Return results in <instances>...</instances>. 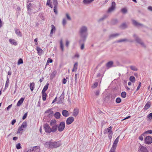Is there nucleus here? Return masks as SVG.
<instances>
[{"label": "nucleus", "instance_id": "f257e3e1", "mask_svg": "<svg viewBox=\"0 0 152 152\" xmlns=\"http://www.w3.org/2000/svg\"><path fill=\"white\" fill-rule=\"evenodd\" d=\"M79 34L80 37V39L79 41V43L85 42L86 40L88 35L87 27L85 26H81L79 31Z\"/></svg>", "mask_w": 152, "mask_h": 152}, {"label": "nucleus", "instance_id": "f03ea898", "mask_svg": "<svg viewBox=\"0 0 152 152\" xmlns=\"http://www.w3.org/2000/svg\"><path fill=\"white\" fill-rule=\"evenodd\" d=\"M65 127V123L64 122H61L58 126V130L59 132H61L64 129Z\"/></svg>", "mask_w": 152, "mask_h": 152}, {"label": "nucleus", "instance_id": "7ed1b4c3", "mask_svg": "<svg viewBox=\"0 0 152 152\" xmlns=\"http://www.w3.org/2000/svg\"><path fill=\"white\" fill-rule=\"evenodd\" d=\"M133 37L135 38L136 41L137 42V43L140 44L142 47H145V46L143 42L137 36L136 34H134L133 35Z\"/></svg>", "mask_w": 152, "mask_h": 152}, {"label": "nucleus", "instance_id": "20e7f679", "mask_svg": "<svg viewBox=\"0 0 152 152\" xmlns=\"http://www.w3.org/2000/svg\"><path fill=\"white\" fill-rule=\"evenodd\" d=\"M112 127L110 126L108 127L106 130V133L107 134L109 138L111 139L113 135V132L112 131Z\"/></svg>", "mask_w": 152, "mask_h": 152}, {"label": "nucleus", "instance_id": "39448f33", "mask_svg": "<svg viewBox=\"0 0 152 152\" xmlns=\"http://www.w3.org/2000/svg\"><path fill=\"white\" fill-rule=\"evenodd\" d=\"M52 148H56L59 147L61 145V141H58L57 142H52Z\"/></svg>", "mask_w": 152, "mask_h": 152}, {"label": "nucleus", "instance_id": "423d86ee", "mask_svg": "<svg viewBox=\"0 0 152 152\" xmlns=\"http://www.w3.org/2000/svg\"><path fill=\"white\" fill-rule=\"evenodd\" d=\"M144 141L145 143L150 144L152 143V138L150 136H146L144 140Z\"/></svg>", "mask_w": 152, "mask_h": 152}, {"label": "nucleus", "instance_id": "0eeeda50", "mask_svg": "<svg viewBox=\"0 0 152 152\" xmlns=\"http://www.w3.org/2000/svg\"><path fill=\"white\" fill-rule=\"evenodd\" d=\"M44 128L46 132L50 133L51 132V129L49 125L47 124H45L44 126Z\"/></svg>", "mask_w": 152, "mask_h": 152}, {"label": "nucleus", "instance_id": "6e6552de", "mask_svg": "<svg viewBox=\"0 0 152 152\" xmlns=\"http://www.w3.org/2000/svg\"><path fill=\"white\" fill-rule=\"evenodd\" d=\"M39 149L37 146H35L28 150L26 152H39Z\"/></svg>", "mask_w": 152, "mask_h": 152}, {"label": "nucleus", "instance_id": "1a4fd4ad", "mask_svg": "<svg viewBox=\"0 0 152 152\" xmlns=\"http://www.w3.org/2000/svg\"><path fill=\"white\" fill-rule=\"evenodd\" d=\"M115 3L114 2H112L111 7L108 9V12H111L113 11L115 9Z\"/></svg>", "mask_w": 152, "mask_h": 152}, {"label": "nucleus", "instance_id": "9d476101", "mask_svg": "<svg viewBox=\"0 0 152 152\" xmlns=\"http://www.w3.org/2000/svg\"><path fill=\"white\" fill-rule=\"evenodd\" d=\"M74 121V118L73 117H69L67 118L66 121V123L67 125L71 124Z\"/></svg>", "mask_w": 152, "mask_h": 152}, {"label": "nucleus", "instance_id": "9b49d317", "mask_svg": "<svg viewBox=\"0 0 152 152\" xmlns=\"http://www.w3.org/2000/svg\"><path fill=\"white\" fill-rule=\"evenodd\" d=\"M52 142L51 141H49L46 142L44 145L45 147L48 148H52Z\"/></svg>", "mask_w": 152, "mask_h": 152}, {"label": "nucleus", "instance_id": "f8f14e48", "mask_svg": "<svg viewBox=\"0 0 152 152\" xmlns=\"http://www.w3.org/2000/svg\"><path fill=\"white\" fill-rule=\"evenodd\" d=\"M139 149L142 152H148L147 148L141 145H140Z\"/></svg>", "mask_w": 152, "mask_h": 152}, {"label": "nucleus", "instance_id": "ddd939ff", "mask_svg": "<svg viewBox=\"0 0 152 152\" xmlns=\"http://www.w3.org/2000/svg\"><path fill=\"white\" fill-rule=\"evenodd\" d=\"M9 41L10 42L12 45L16 46L18 45L17 42L14 39H10Z\"/></svg>", "mask_w": 152, "mask_h": 152}, {"label": "nucleus", "instance_id": "4468645a", "mask_svg": "<svg viewBox=\"0 0 152 152\" xmlns=\"http://www.w3.org/2000/svg\"><path fill=\"white\" fill-rule=\"evenodd\" d=\"M119 136H118L115 140L112 146L116 148L117 145L119 141Z\"/></svg>", "mask_w": 152, "mask_h": 152}, {"label": "nucleus", "instance_id": "2eb2a0df", "mask_svg": "<svg viewBox=\"0 0 152 152\" xmlns=\"http://www.w3.org/2000/svg\"><path fill=\"white\" fill-rule=\"evenodd\" d=\"M94 0H83V3L85 5H88L92 3Z\"/></svg>", "mask_w": 152, "mask_h": 152}, {"label": "nucleus", "instance_id": "dca6fc26", "mask_svg": "<svg viewBox=\"0 0 152 152\" xmlns=\"http://www.w3.org/2000/svg\"><path fill=\"white\" fill-rule=\"evenodd\" d=\"M132 23H133V24L136 26H137V27H139L140 26H143V25H142L141 23H140L137 22V21H136L135 20H132Z\"/></svg>", "mask_w": 152, "mask_h": 152}, {"label": "nucleus", "instance_id": "f3484780", "mask_svg": "<svg viewBox=\"0 0 152 152\" xmlns=\"http://www.w3.org/2000/svg\"><path fill=\"white\" fill-rule=\"evenodd\" d=\"M64 117H67L69 115V113L67 110H64L62 111V113Z\"/></svg>", "mask_w": 152, "mask_h": 152}, {"label": "nucleus", "instance_id": "a211bd4d", "mask_svg": "<svg viewBox=\"0 0 152 152\" xmlns=\"http://www.w3.org/2000/svg\"><path fill=\"white\" fill-rule=\"evenodd\" d=\"M52 127L51 129V132H56L58 128V125H55L53 126H52Z\"/></svg>", "mask_w": 152, "mask_h": 152}, {"label": "nucleus", "instance_id": "6ab92c4d", "mask_svg": "<svg viewBox=\"0 0 152 152\" xmlns=\"http://www.w3.org/2000/svg\"><path fill=\"white\" fill-rule=\"evenodd\" d=\"M113 62L112 61H110L108 62L106 65V67L107 69L112 67L113 66Z\"/></svg>", "mask_w": 152, "mask_h": 152}, {"label": "nucleus", "instance_id": "aec40b11", "mask_svg": "<svg viewBox=\"0 0 152 152\" xmlns=\"http://www.w3.org/2000/svg\"><path fill=\"white\" fill-rule=\"evenodd\" d=\"M57 72V71L56 70H55L52 72L50 76V78H53L56 75Z\"/></svg>", "mask_w": 152, "mask_h": 152}, {"label": "nucleus", "instance_id": "412c9836", "mask_svg": "<svg viewBox=\"0 0 152 152\" xmlns=\"http://www.w3.org/2000/svg\"><path fill=\"white\" fill-rule=\"evenodd\" d=\"M104 20V16H103L102 18H100L97 20L98 22L100 24L103 23Z\"/></svg>", "mask_w": 152, "mask_h": 152}, {"label": "nucleus", "instance_id": "4be33fe9", "mask_svg": "<svg viewBox=\"0 0 152 152\" xmlns=\"http://www.w3.org/2000/svg\"><path fill=\"white\" fill-rule=\"evenodd\" d=\"M79 111L77 109H75L73 111V115L74 116H76L78 114Z\"/></svg>", "mask_w": 152, "mask_h": 152}, {"label": "nucleus", "instance_id": "5701e85b", "mask_svg": "<svg viewBox=\"0 0 152 152\" xmlns=\"http://www.w3.org/2000/svg\"><path fill=\"white\" fill-rule=\"evenodd\" d=\"M56 122L57 121L56 120L54 119L52 120L50 122V124L51 126L57 125Z\"/></svg>", "mask_w": 152, "mask_h": 152}, {"label": "nucleus", "instance_id": "b1692460", "mask_svg": "<svg viewBox=\"0 0 152 152\" xmlns=\"http://www.w3.org/2000/svg\"><path fill=\"white\" fill-rule=\"evenodd\" d=\"M78 66V63L77 62H76L74 64L73 69L72 70V71L76 72Z\"/></svg>", "mask_w": 152, "mask_h": 152}, {"label": "nucleus", "instance_id": "393cba45", "mask_svg": "<svg viewBox=\"0 0 152 152\" xmlns=\"http://www.w3.org/2000/svg\"><path fill=\"white\" fill-rule=\"evenodd\" d=\"M24 99L23 98H21L18 101L17 103V105L18 106H20L23 103Z\"/></svg>", "mask_w": 152, "mask_h": 152}, {"label": "nucleus", "instance_id": "a878e982", "mask_svg": "<svg viewBox=\"0 0 152 152\" xmlns=\"http://www.w3.org/2000/svg\"><path fill=\"white\" fill-rule=\"evenodd\" d=\"M51 29L50 31V35L52 36V34L53 33V32H54L55 31L56 28H55V26L53 25H52L51 26Z\"/></svg>", "mask_w": 152, "mask_h": 152}, {"label": "nucleus", "instance_id": "bb28decb", "mask_svg": "<svg viewBox=\"0 0 152 152\" xmlns=\"http://www.w3.org/2000/svg\"><path fill=\"white\" fill-rule=\"evenodd\" d=\"M15 32L16 34L18 36L21 37L22 36V34L21 32H20V30L18 29H15Z\"/></svg>", "mask_w": 152, "mask_h": 152}, {"label": "nucleus", "instance_id": "cd10ccee", "mask_svg": "<svg viewBox=\"0 0 152 152\" xmlns=\"http://www.w3.org/2000/svg\"><path fill=\"white\" fill-rule=\"evenodd\" d=\"M45 113H48V115L50 117L52 115V114L53 113V111H52L50 109L49 110H46L45 112Z\"/></svg>", "mask_w": 152, "mask_h": 152}, {"label": "nucleus", "instance_id": "c85d7f7f", "mask_svg": "<svg viewBox=\"0 0 152 152\" xmlns=\"http://www.w3.org/2000/svg\"><path fill=\"white\" fill-rule=\"evenodd\" d=\"M60 48L62 51L64 50V45L63 43V41L62 39H61L60 42Z\"/></svg>", "mask_w": 152, "mask_h": 152}, {"label": "nucleus", "instance_id": "c756f323", "mask_svg": "<svg viewBox=\"0 0 152 152\" xmlns=\"http://www.w3.org/2000/svg\"><path fill=\"white\" fill-rule=\"evenodd\" d=\"M151 106V104L149 102H147L144 106V109L147 110Z\"/></svg>", "mask_w": 152, "mask_h": 152}, {"label": "nucleus", "instance_id": "7c9ffc66", "mask_svg": "<svg viewBox=\"0 0 152 152\" xmlns=\"http://www.w3.org/2000/svg\"><path fill=\"white\" fill-rule=\"evenodd\" d=\"M10 83V80L8 77H7V80L5 83V88L7 89Z\"/></svg>", "mask_w": 152, "mask_h": 152}, {"label": "nucleus", "instance_id": "2f4dec72", "mask_svg": "<svg viewBox=\"0 0 152 152\" xmlns=\"http://www.w3.org/2000/svg\"><path fill=\"white\" fill-rule=\"evenodd\" d=\"M49 83H47L45 86H44L43 90L42 91H43V92H45V91L48 89V87Z\"/></svg>", "mask_w": 152, "mask_h": 152}, {"label": "nucleus", "instance_id": "473e14b6", "mask_svg": "<svg viewBox=\"0 0 152 152\" xmlns=\"http://www.w3.org/2000/svg\"><path fill=\"white\" fill-rule=\"evenodd\" d=\"M42 100L43 101H45L46 100V97L47 96L45 92H43V91H42Z\"/></svg>", "mask_w": 152, "mask_h": 152}, {"label": "nucleus", "instance_id": "72a5a7b5", "mask_svg": "<svg viewBox=\"0 0 152 152\" xmlns=\"http://www.w3.org/2000/svg\"><path fill=\"white\" fill-rule=\"evenodd\" d=\"M61 116L60 113L58 112H56L54 114L55 117L56 119H59L60 118Z\"/></svg>", "mask_w": 152, "mask_h": 152}, {"label": "nucleus", "instance_id": "f704fd0d", "mask_svg": "<svg viewBox=\"0 0 152 152\" xmlns=\"http://www.w3.org/2000/svg\"><path fill=\"white\" fill-rule=\"evenodd\" d=\"M35 84L34 83H32L30 84L29 87L31 91H32L34 88Z\"/></svg>", "mask_w": 152, "mask_h": 152}, {"label": "nucleus", "instance_id": "c9c22d12", "mask_svg": "<svg viewBox=\"0 0 152 152\" xmlns=\"http://www.w3.org/2000/svg\"><path fill=\"white\" fill-rule=\"evenodd\" d=\"M129 80L131 82L134 83L135 81V78L134 76H131L129 77Z\"/></svg>", "mask_w": 152, "mask_h": 152}, {"label": "nucleus", "instance_id": "e433bc0d", "mask_svg": "<svg viewBox=\"0 0 152 152\" xmlns=\"http://www.w3.org/2000/svg\"><path fill=\"white\" fill-rule=\"evenodd\" d=\"M127 27V25L125 23H123L120 26V27L122 29H124Z\"/></svg>", "mask_w": 152, "mask_h": 152}, {"label": "nucleus", "instance_id": "4c0bfd02", "mask_svg": "<svg viewBox=\"0 0 152 152\" xmlns=\"http://www.w3.org/2000/svg\"><path fill=\"white\" fill-rule=\"evenodd\" d=\"M37 50L39 54H41L43 52V50L39 47L37 48Z\"/></svg>", "mask_w": 152, "mask_h": 152}, {"label": "nucleus", "instance_id": "58836bf2", "mask_svg": "<svg viewBox=\"0 0 152 152\" xmlns=\"http://www.w3.org/2000/svg\"><path fill=\"white\" fill-rule=\"evenodd\" d=\"M63 94H64V92H63L62 95L60 96L59 98V99H60V100H59L58 102V103H61L62 102L64 99L63 96L62 95Z\"/></svg>", "mask_w": 152, "mask_h": 152}, {"label": "nucleus", "instance_id": "ea45409f", "mask_svg": "<svg viewBox=\"0 0 152 152\" xmlns=\"http://www.w3.org/2000/svg\"><path fill=\"white\" fill-rule=\"evenodd\" d=\"M130 69L134 71H137L138 70L137 68L135 66H130Z\"/></svg>", "mask_w": 152, "mask_h": 152}, {"label": "nucleus", "instance_id": "a19ab883", "mask_svg": "<svg viewBox=\"0 0 152 152\" xmlns=\"http://www.w3.org/2000/svg\"><path fill=\"white\" fill-rule=\"evenodd\" d=\"M27 9L28 11H31V4L30 3H28L27 4Z\"/></svg>", "mask_w": 152, "mask_h": 152}, {"label": "nucleus", "instance_id": "79ce46f5", "mask_svg": "<svg viewBox=\"0 0 152 152\" xmlns=\"http://www.w3.org/2000/svg\"><path fill=\"white\" fill-rule=\"evenodd\" d=\"M27 126V123L26 122H23L22 124L21 127L23 129H25Z\"/></svg>", "mask_w": 152, "mask_h": 152}, {"label": "nucleus", "instance_id": "37998d69", "mask_svg": "<svg viewBox=\"0 0 152 152\" xmlns=\"http://www.w3.org/2000/svg\"><path fill=\"white\" fill-rule=\"evenodd\" d=\"M121 11L123 14H125L127 12V10L126 8H124L121 10Z\"/></svg>", "mask_w": 152, "mask_h": 152}, {"label": "nucleus", "instance_id": "c03bdc74", "mask_svg": "<svg viewBox=\"0 0 152 152\" xmlns=\"http://www.w3.org/2000/svg\"><path fill=\"white\" fill-rule=\"evenodd\" d=\"M53 2L54 5V7H57L58 5V1L57 0H53Z\"/></svg>", "mask_w": 152, "mask_h": 152}, {"label": "nucleus", "instance_id": "a18cd8bd", "mask_svg": "<svg viewBox=\"0 0 152 152\" xmlns=\"http://www.w3.org/2000/svg\"><path fill=\"white\" fill-rule=\"evenodd\" d=\"M119 35V34H111L110 35V38H112V37H116L118 36V35Z\"/></svg>", "mask_w": 152, "mask_h": 152}, {"label": "nucleus", "instance_id": "49530a36", "mask_svg": "<svg viewBox=\"0 0 152 152\" xmlns=\"http://www.w3.org/2000/svg\"><path fill=\"white\" fill-rule=\"evenodd\" d=\"M67 21L65 18L63 19L62 24L63 26H65L66 24Z\"/></svg>", "mask_w": 152, "mask_h": 152}, {"label": "nucleus", "instance_id": "de8ad7c7", "mask_svg": "<svg viewBox=\"0 0 152 152\" xmlns=\"http://www.w3.org/2000/svg\"><path fill=\"white\" fill-rule=\"evenodd\" d=\"M66 17L68 20H71V18L68 13L66 14Z\"/></svg>", "mask_w": 152, "mask_h": 152}, {"label": "nucleus", "instance_id": "09e8293b", "mask_svg": "<svg viewBox=\"0 0 152 152\" xmlns=\"http://www.w3.org/2000/svg\"><path fill=\"white\" fill-rule=\"evenodd\" d=\"M118 23V20L117 19H114L112 21V23L113 24H115Z\"/></svg>", "mask_w": 152, "mask_h": 152}, {"label": "nucleus", "instance_id": "8fccbe9b", "mask_svg": "<svg viewBox=\"0 0 152 152\" xmlns=\"http://www.w3.org/2000/svg\"><path fill=\"white\" fill-rule=\"evenodd\" d=\"M23 63V60L21 58H20L19 59L18 62V64L19 65L20 64H22Z\"/></svg>", "mask_w": 152, "mask_h": 152}, {"label": "nucleus", "instance_id": "3c124183", "mask_svg": "<svg viewBox=\"0 0 152 152\" xmlns=\"http://www.w3.org/2000/svg\"><path fill=\"white\" fill-rule=\"evenodd\" d=\"M115 102L117 103H119L121 102V99L119 97H118L116 99Z\"/></svg>", "mask_w": 152, "mask_h": 152}, {"label": "nucleus", "instance_id": "603ef678", "mask_svg": "<svg viewBox=\"0 0 152 152\" xmlns=\"http://www.w3.org/2000/svg\"><path fill=\"white\" fill-rule=\"evenodd\" d=\"M16 148L18 149H20L21 148V146L20 144V143H19L18 144H16Z\"/></svg>", "mask_w": 152, "mask_h": 152}, {"label": "nucleus", "instance_id": "864d4df0", "mask_svg": "<svg viewBox=\"0 0 152 152\" xmlns=\"http://www.w3.org/2000/svg\"><path fill=\"white\" fill-rule=\"evenodd\" d=\"M121 97L123 98H125L126 96V93L125 92H122L121 94Z\"/></svg>", "mask_w": 152, "mask_h": 152}, {"label": "nucleus", "instance_id": "5fc2aeb1", "mask_svg": "<svg viewBox=\"0 0 152 152\" xmlns=\"http://www.w3.org/2000/svg\"><path fill=\"white\" fill-rule=\"evenodd\" d=\"M116 148L112 146L109 152H115Z\"/></svg>", "mask_w": 152, "mask_h": 152}, {"label": "nucleus", "instance_id": "6e6d98bb", "mask_svg": "<svg viewBox=\"0 0 152 152\" xmlns=\"http://www.w3.org/2000/svg\"><path fill=\"white\" fill-rule=\"evenodd\" d=\"M125 41H129V40H128L127 39H120L118 41V42H125Z\"/></svg>", "mask_w": 152, "mask_h": 152}, {"label": "nucleus", "instance_id": "4d7b16f0", "mask_svg": "<svg viewBox=\"0 0 152 152\" xmlns=\"http://www.w3.org/2000/svg\"><path fill=\"white\" fill-rule=\"evenodd\" d=\"M98 85V83L95 82V83H94V85L92 86V88H96L97 86Z\"/></svg>", "mask_w": 152, "mask_h": 152}, {"label": "nucleus", "instance_id": "13d9d810", "mask_svg": "<svg viewBox=\"0 0 152 152\" xmlns=\"http://www.w3.org/2000/svg\"><path fill=\"white\" fill-rule=\"evenodd\" d=\"M146 133L151 134L152 133V130H149L146 131L144 133V134Z\"/></svg>", "mask_w": 152, "mask_h": 152}, {"label": "nucleus", "instance_id": "bf43d9fd", "mask_svg": "<svg viewBox=\"0 0 152 152\" xmlns=\"http://www.w3.org/2000/svg\"><path fill=\"white\" fill-rule=\"evenodd\" d=\"M27 114H28V113L27 112V113H26L24 115H23V118H22V119L23 120H24L26 118V117H27Z\"/></svg>", "mask_w": 152, "mask_h": 152}, {"label": "nucleus", "instance_id": "052dcab7", "mask_svg": "<svg viewBox=\"0 0 152 152\" xmlns=\"http://www.w3.org/2000/svg\"><path fill=\"white\" fill-rule=\"evenodd\" d=\"M144 134V133L143 134H142L139 137V139L141 141L143 140V136Z\"/></svg>", "mask_w": 152, "mask_h": 152}, {"label": "nucleus", "instance_id": "680f3d73", "mask_svg": "<svg viewBox=\"0 0 152 152\" xmlns=\"http://www.w3.org/2000/svg\"><path fill=\"white\" fill-rule=\"evenodd\" d=\"M54 12L56 14H57L58 11L57 10V7H54Z\"/></svg>", "mask_w": 152, "mask_h": 152}, {"label": "nucleus", "instance_id": "e2e57ef3", "mask_svg": "<svg viewBox=\"0 0 152 152\" xmlns=\"http://www.w3.org/2000/svg\"><path fill=\"white\" fill-rule=\"evenodd\" d=\"M83 43L84 42H83V43L81 44V45L80 49L81 50H83L84 48V44Z\"/></svg>", "mask_w": 152, "mask_h": 152}, {"label": "nucleus", "instance_id": "0e129e2a", "mask_svg": "<svg viewBox=\"0 0 152 152\" xmlns=\"http://www.w3.org/2000/svg\"><path fill=\"white\" fill-rule=\"evenodd\" d=\"M53 62V60L52 59H51V58H48V60H47V63H51L52 62Z\"/></svg>", "mask_w": 152, "mask_h": 152}, {"label": "nucleus", "instance_id": "69168bd1", "mask_svg": "<svg viewBox=\"0 0 152 152\" xmlns=\"http://www.w3.org/2000/svg\"><path fill=\"white\" fill-rule=\"evenodd\" d=\"M51 4L50 0H48L47 1L46 5L49 6Z\"/></svg>", "mask_w": 152, "mask_h": 152}, {"label": "nucleus", "instance_id": "338daca9", "mask_svg": "<svg viewBox=\"0 0 152 152\" xmlns=\"http://www.w3.org/2000/svg\"><path fill=\"white\" fill-rule=\"evenodd\" d=\"M147 118H152V113H149L147 116Z\"/></svg>", "mask_w": 152, "mask_h": 152}, {"label": "nucleus", "instance_id": "774afa93", "mask_svg": "<svg viewBox=\"0 0 152 152\" xmlns=\"http://www.w3.org/2000/svg\"><path fill=\"white\" fill-rule=\"evenodd\" d=\"M67 80L65 78H64L63 80V83L65 84L67 82Z\"/></svg>", "mask_w": 152, "mask_h": 152}]
</instances>
